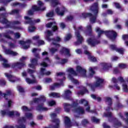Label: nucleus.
<instances>
[{"mask_svg": "<svg viewBox=\"0 0 128 128\" xmlns=\"http://www.w3.org/2000/svg\"><path fill=\"white\" fill-rule=\"evenodd\" d=\"M50 52H52V54H54V52H58V49L54 48H52L50 50Z\"/></svg>", "mask_w": 128, "mask_h": 128, "instance_id": "58", "label": "nucleus"}, {"mask_svg": "<svg viewBox=\"0 0 128 128\" xmlns=\"http://www.w3.org/2000/svg\"><path fill=\"white\" fill-rule=\"evenodd\" d=\"M60 40H62L60 38L57 36L56 40H53V44L56 46V48H58V46H60V44H58L56 42H60Z\"/></svg>", "mask_w": 128, "mask_h": 128, "instance_id": "37", "label": "nucleus"}, {"mask_svg": "<svg viewBox=\"0 0 128 128\" xmlns=\"http://www.w3.org/2000/svg\"><path fill=\"white\" fill-rule=\"evenodd\" d=\"M91 120H92V122H96V124H98V122H100V119H98L96 117H92Z\"/></svg>", "mask_w": 128, "mask_h": 128, "instance_id": "48", "label": "nucleus"}, {"mask_svg": "<svg viewBox=\"0 0 128 128\" xmlns=\"http://www.w3.org/2000/svg\"><path fill=\"white\" fill-rule=\"evenodd\" d=\"M0 114L2 116H6L7 114L8 116H20V113L17 111H8L6 112L5 111L2 110L0 112Z\"/></svg>", "mask_w": 128, "mask_h": 128, "instance_id": "14", "label": "nucleus"}, {"mask_svg": "<svg viewBox=\"0 0 128 128\" xmlns=\"http://www.w3.org/2000/svg\"><path fill=\"white\" fill-rule=\"evenodd\" d=\"M64 73H63V72H58V73H57L56 74V76H62V78H63L64 80L66 78H64Z\"/></svg>", "mask_w": 128, "mask_h": 128, "instance_id": "49", "label": "nucleus"}, {"mask_svg": "<svg viewBox=\"0 0 128 128\" xmlns=\"http://www.w3.org/2000/svg\"><path fill=\"white\" fill-rule=\"evenodd\" d=\"M52 82V78H47L44 80V82L48 84V82Z\"/></svg>", "mask_w": 128, "mask_h": 128, "instance_id": "63", "label": "nucleus"}, {"mask_svg": "<svg viewBox=\"0 0 128 128\" xmlns=\"http://www.w3.org/2000/svg\"><path fill=\"white\" fill-rule=\"evenodd\" d=\"M4 76L8 79L9 82H14L18 80V78H16L12 76L8 73H5Z\"/></svg>", "mask_w": 128, "mask_h": 128, "instance_id": "19", "label": "nucleus"}, {"mask_svg": "<svg viewBox=\"0 0 128 128\" xmlns=\"http://www.w3.org/2000/svg\"><path fill=\"white\" fill-rule=\"evenodd\" d=\"M87 42L91 46H94L96 44H98L100 43V42H96V40L92 38L88 39Z\"/></svg>", "mask_w": 128, "mask_h": 128, "instance_id": "30", "label": "nucleus"}, {"mask_svg": "<svg viewBox=\"0 0 128 128\" xmlns=\"http://www.w3.org/2000/svg\"><path fill=\"white\" fill-rule=\"evenodd\" d=\"M112 82H114V88L115 90H120V84L124 82V78L122 77H120L118 78V80H116V78H113L112 80Z\"/></svg>", "mask_w": 128, "mask_h": 128, "instance_id": "10", "label": "nucleus"}, {"mask_svg": "<svg viewBox=\"0 0 128 128\" xmlns=\"http://www.w3.org/2000/svg\"><path fill=\"white\" fill-rule=\"evenodd\" d=\"M28 58L27 57H24L22 56L20 59V62H16V63H14L12 64V68H22V66H24V62Z\"/></svg>", "mask_w": 128, "mask_h": 128, "instance_id": "12", "label": "nucleus"}, {"mask_svg": "<svg viewBox=\"0 0 128 128\" xmlns=\"http://www.w3.org/2000/svg\"><path fill=\"white\" fill-rule=\"evenodd\" d=\"M94 70H96V67L94 68H89V72L90 74V76H88V78H92L94 74Z\"/></svg>", "mask_w": 128, "mask_h": 128, "instance_id": "40", "label": "nucleus"}, {"mask_svg": "<svg viewBox=\"0 0 128 128\" xmlns=\"http://www.w3.org/2000/svg\"><path fill=\"white\" fill-rule=\"evenodd\" d=\"M71 38H72V34H68L65 37L66 42L68 40H70Z\"/></svg>", "mask_w": 128, "mask_h": 128, "instance_id": "51", "label": "nucleus"}, {"mask_svg": "<svg viewBox=\"0 0 128 128\" xmlns=\"http://www.w3.org/2000/svg\"><path fill=\"white\" fill-rule=\"evenodd\" d=\"M118 66L120 68H126V64H118Z\"/></svg>", "mask_w": 128, "mask_h": 128, "instance_id": "55", "label": "nucleus"}, {"mask_svg": "<svg viewBox=\"0 0 128 128\" xmlns=\"http://www.w3.org/2000/svg\"><path fill=\"white\" fill-rule=\"evenodd\" d=\"M64 106L65 112H70V108H72V106L68 104V103H64Z\"/></svg>", "mask_w": 128, "mask_h": 128, "instance_id": "39", "label": "nucleus"}, {"mask_svg": "<svg viewBox=\"0 0 128 128\" xmlns=\"http://www.w3.org/2000/svg\"><path fill=\"white\" fill-rule=\"evenodd\" d=\"M48 64H50V58L48 57H46L44 59V61L41 63L40 66L44 68H46Z\"/></svg>", "mask_w": 128, "mask_h": 128, "instance_id": "25", "label": "nucleus"}, {"mask_svg": "<svg viewBox=\"0 0 128 128\" xmlns=\"http://www.w3.org/2000/svg\"><path fill=\"white\" fill-rule=\"evenodd\" d=\"M88 120L84 119L82 121V124H83V126H86V124H88Z\"/></svg>", "mask_w": 128, "mask_h": 128, "instance_id": "62", "label": "nucleus"}, {"mask_svg": "<svg viewBox=\"0 0 128 128\" xmlns=\"http://www.w3.org/2000/svg\"><path fill=\"white\" fill-rule=\"evenodd\" d=\"M46 40H48V42H50V38H48V36H52V32L50 30H47L46 32Z\"/></svg>", "mask_w": 128, "mask_h": 128, "instance_id": "43", "label": "nucleus"}, {"mask_svg": "<svg viewBox=\"0 0 128 128\" xmlns=\"http://www.w3.org/2000/svg\"><path fill=\"white\" fill-rule=\"evenodd\" d=\"M34 30H36V28L34 26H30L28 28V30L30 32H34Z\"/></svg>", "mask_w": 128, "mask_h": 128, "instance_id": "52", "label": "nucleus"}, {"mask_svg": "<svg viewBox=\"0 0 128 128\" xmlns=\"http://www.w3.org/2000/svg\"><path fill=\"white\" fill-rule=\"evenodd\" d=\"M46 28H52L54 32H56L58 30V25L56 22H50L46 24Z\"/></svg>", "mask_w": 128, "mask_h": 128, "instance_id": "21", "label": "nucleus"}, {"mask_svg": "<svg viewBox=\"0 0 128 128\" xmlns=\"http://www.w3.org/2000/svg\"><path fill=\"white\" fill-rule=\"evenodd\" d=\"M38 6H32V10H30L28 12V16H32L34 14V10H46V7H42L44 6V3L40 0L38 2Z\"/></svg>", "mask_w": 128, "mask_h": 128, "instance_id": "5", "label": "nucleus"}, {"mask_svg": "<svg viewBox=\"0 0 128 128\" xmlns=\"http://www.w3.org/2000/svg\"><path fill=\"white\" fill-rule=\"evenodd\" d=\"M96 32H98V36H100V34H105L107 36H110V38L114 40L116 39V33L114 31H106L104 32L102 30H101L100 28H96Z\"/></svg>", "mask_w": 128, "mask_h": 128, "instance_id": "3", "label": "nucleus"}, {"mask_svg": "<svg viewBox=\"0 0 128 128\" xmlns=\"http://www.w3.org/2000/svg\"><path fill=\"white\" fill-rule=\"evenodd\" d=\"M48 104L50 106H52L56 104V102L54 100L50 101L48 102Z\"/></svg>", "mask_w": 128, "mask_h": 128, "instance_id": "53", "label": "nucleus"}, {"mask_svg": "<svg viewBox=\"0 0 128 128\" xmlns=\"http://www.w3.org/2000/svg\"><path fill=\"white\" fill-rule=\"evenodd\" d=\"M17 88H18V92H23L24 88H22V86H17Z\"/></svg>", "mask_w": 128, "mask_h": 128, "instance_id": "60", "label": "nucleus"}, {"mask_svg": "<svg viewBox=\"0 0 128 128\" xmlns=\"http://www.w3.org/2000/svg\"><path fill=\"white\" fill-rule=\"evenodd\" d=\"M42 44H44V42L42 41V40H39L36 45L39 46H42Z\"/></svg>", "mask_w": 128, "mask_h": 128, "instance_id": "57", "label": "nucleus"}, {"mask_svg": "<svg viewBox=\"0 0 128 128\" xmlns=\"http://www.w3.org/2000/svg\"><path fill=\"white\" fill-rule=\"evenodd\" d=\"M40 102L42 104L41 106H39L37 107L38 110H40V112H42V110H43L44 112L48 110V108L42 107V106L44 104L42 102H46V98L44 96H42L40 98H35L34 100V102Z\"/></svg>", "mask_w": 128, "mask_h": 128, "instance_id": "8", "label": "nucleus"}, {"mask_svg": "<svg viewBox=\"0 0 128 128\" xmlns=\"http://www.w3.org/2000/svg\"><path fill=\"white\" fill-rule=\"evenodd\" d=\"M122 90L124 91L125 92H128V86L126 84H122Z\"/></svg>", "mask_w": 128, "mask_h": 128, "instance_id": "46", "label": "nucleus"}, {"mask_svg": "<svg viewBox=\"0 0 128 128\" xmlns=\"http://www.w3.org/2000/svg\"><path fill=\"white\" fill-rule=\"evenodd\" d=\"M76 70L80 74V76H82L83 78H86V70L82 68L80 66H77L76 67Z\"/></svg>", "mask_w": 128, "mask_h": 128, "instance_id": "17", "label": "nucleus"}, {"mask_svg": "<svg viewBox=\"0 0 128 128\" xmlns=\"http://www.w3.org/2000/svg\"><path fill=\"white\" fill-rule=\"evenodd\" d=\"M96 82L94 85L88 84L89 86H90L92 90H94L96 88L100 86L102 84V82H104V80L100 78V77H96Z\"/></svg>", "mask_w": 128, "mask_h": 128, "instance_id": "11", "label": "nucleus"}, {"mask_svg": "<svg viewBox=\"0 0 128 128\" xmlns=\"http://www.w3.org/2000/svg\"><path fill=\"white\" fill-rule=\"evenodd\" d=\"M84 54L88 56V59L90 60H91L92 62H94L96 60V58L94 56H92L90 55V53L87 50H85L84 51Z\"/></svg>", "mask_w": 128, "mask_h": 128, "instance_id": "27", "label": "nucleus"}, {"mask_svg": "<svg viewBox=\"0 0 128 128\" xmlns=\"http://www.w3.org/2000/svg\"><path fill=\"white\" fill-rule=\"evenodd\" d=\"M6 54H10V56H18V54L16 52H14L8 49L4 50Z\"/></svg>", "mask_w": 128, "mask_h": 128, "instance_id": "31", "label": "nucleus"}, {"mask_svg": "<svg viewBox=\"0 0 128 128\" xmlns=\"http://www.w3.org/2000/svg\"><path fill=\"white\" fill-rule=\"evenodd\" d=\"M79 104H84V106L86 107V112H93L94 111L90 110V105H88V102L86 100L82 99L80 100Z\"/></svg>", "mask_w": 128, "mask_h": 128, "instance_id": "15", "label": "nucleus"}, {"mask_svg": "<svg viewBox=\"0 0 128 128\" xmlns=\"http://www.w3.org/2000/svg\"><path fill=\"white\" fill-rule=\"evenodd\" d=\"M0 86H4L6 84V81L4 80H0Z\"/></svg>", "mask_w": 128, "mask_h": 128, "instance_id": "64", "label": "nucleus"}, {"mask_svg": "<svg viewBox=\"0 0 128 128\" xmlns=\"http://www.w3.org/2000/svg\"><path fill=\"white\" fill-rule=\"evenodd\" d=\"M32 40H40V36H34L32 38Z\"/></svg>", "mask_w": 128, "mask_h": 128, "instance_id": "61", "label": "nucleus"}, {"mask_svg": "<svg viewBox=\"0 0 128 128\" xmlns=\"http://www.w3.org/2000/svg\"><path fill=\"white\" fill-rule=\"evenodd\" d=\"M74 28L76 30L75 35L77 40V42H76V44H80L84 40V38L82 36H80V32H82V26H79L77 29H76V26H74Z\"/></svg>", "mask_w": 128, "mask_h": 128, "instance_id": "7", "label": "nucleus"}, {"mask_svg": "<svg viewBox=\"0 0 128 128\" xmlns=\"http://www.w3.org/2000/svg\"><path fill=\"white\" fill-rule=\"evenodd\" d=\"M56 60H58V62H60V64H66V62H68V60L66 59H63L62 60H60V58L58 56H56Z\"/></svg>", "mask_w": 128, "mask_h": 128, "instance_id": "42", "label": "nucleus"}, {"mask_svg": "<svg viewBox=\"0 0 128 128\" xmlns=\"http://www.w3.org/2000/svg\"><path fill=\"white\" fill-rule=\"evenodd\" d=\"M49 96L52 98H60V93L52 92L49 94Z\"/></svg>", "mask_w": 128, "mask_h": 128, "instance_id": "41", "label": "nucleus"}, {"mask_svg": "<svg viewBox=\"0 0 128 128\" xmlns=\"http://www.w3.org/2000/svg\"><path fill=\"white\" fill-rule=\"evenodd\" d=\"M14 34V32L12 31H8L6 33L4 34V36L6 38L10 39V35Z\"/></svg>", "mask_w": 128, "mask_h": 128, "instance_id": "36", "label": "nucleus"}, {"mask_svg": "<svg viewBox=\"0 0 128 128\" xmlns=\"http://www.w3.org/2000/svg\"><path fill=\"white\" fill-rule=\"evenodd\" d=\"M64 124L66 128H70V126H72V122H70V120L68 116L65 117Z\"/></svg>", "mask_w": 128, "mask_h": 128, "instance_id": "26", "label": "nucleus"}, {"mask_svg": "<svg viewBox=\"0 0 128 128\" xmlns=\"http://www.w3.org/2000/svg\"><path fill=\"white\" fill-rule=\"evenodd\" d=\"M12 6H19L20 8H25L26 6V4H22L18 2H15L12 4Z\"/></svg>", "mask_w": 128, "mask_h": 128, "instance_id": "34", "label": "nucleus"}, {"mask_svg": "<svg viewBox=\"0 0 128 128\" xmlns=\"http://www.w3.org/2000/svg\"><path fill=\"white\" fill-rule=\"evenodd\" d=\"M101 66L103 68V70H108L110 68H112V64L102 63Z\"/></svg>", "mask_w": 128, "mask_h": 128, "instance_id": "35", "label": "nucleus"}, {"mask_svg": "<svg viewBox=\"0 0 128 128\" xmlns=\"http://www.w3.org/2000/svg\"><path fill=\"white\" fill-rule=\"evenodd\" d=\"M52 72L50 71H46V68H41L40 72V76L39 78H40L41 76H50Z\"/></svg>", "mask_w": 128, "mask_h": 128, "instance_id": "20", "label": "nucleus"}, {"mask_svg": "<svg viewBox=\"0 0 128 128\" xmlns=\"http://www.w3.org/2000/svg\"><path fill=\"white\" fill-rule=\"evenodd\" d=\"M70 94H72V92L70 90H66L64 91L62 96L65 100H69L70 98Z\"/></svg>", "mask_w": 128, "mask_h": 128, "instance_id": "29", "label": "nucleus"}, {"mask_svg": "<svg viewBox=\"0 0 128 128\" xmlns=\"http://www.w3.org/2000/svg\"><path fill=\"white\" fill-rule=\"evenodd\" d=\"M110 48H111L112 50H116V52H118L121 54H124V50L122 48H117L116 45H110Z\"/></svg>", "mask_w": 128, "mask_h": 128, "instance_id": "24", "label": "nucleus"}, {"mask_svg": "<svg viewBox=\"0 0 128 128\" xmlns=\"http://www.w3.org/2000/svg\"><path fill=\"white\" fill-rule=\"evenodd\" d=\"M24 20H26L25 24H28L30 26L34 24H36L38 22H40V20L37 19L34 21L32 20V19L30 18L28 16H24Z\"/></svg>", "mask_w": 128, "mask_h": 128, "instance_id": "18", "label": "nucleus"}, {"mask_svg": "<svg viewBox=\"0 0 128 128\" xmlns=\"http://www.w3.org/2000/svg\"><path fill=\"white\" fill-rule=\"evenodd\" d=\"M33 116L32 113H26L25 114V117H23L18 120V124H22V122H24L28 119L30 120V118H32Z\"/></svg>", "mask_w": 128, "mask_h": 128, "instance_id": "16", "label": "nucleus"}, {"mask_svg": "<svg viewBox=\"0 0 128 128\" xmlns=\"http://www.w3.org/2000/svg\"><path fill=\"white\" fill-rule=\"evenodd\" d=\"M60 86V84L58 83H56L54 84V85L50 86V90H54L55 88H58V86Z\"/></svg>", "mask_w": 128, "mask_h": 128, "instance_id": "45", "label": "nucleus"}, {"mask_svg": "<svg viewBox=\"0 0 128 128\" xmlns=\"http://www.w3.org/2000/svg\"><path fill=\"white\" fill-rule=\"evenodd\" d=\"M46 2H52V6H58L60 4V2L54 1L55 0H44Z\"/></svg>", "mask_w": 128, "mask_h": 128, "instance_id": "38", "label": "nucleus"}, {"mask_svg": "<svg viewBox=\"0 0 128 128\" xmlns=\"http://www.w3.org/2000/svg\"><path fill=\"white\" fill-rule=\"evenodd\" d=\"M27 72L28 74H30V76L32 78V80H30L28 78H26V82H27V84H36V76L32 74H34L36 72V70H32V69H28Z\"/></svg>", "mask_w": 128, "mask_h": 128, "instance_id": "9", "label": "nucleus"}, {"mask_svg": "<svg viewBox=\"0 0 128 128\" xmlns=\"http://www.w3.org/2000/svg\"><path fill=\"white\" fill-rule=\"evenodd\" d=\"M68 74V80H70L73 84H79L80 82L78 81V80H75L74 78V76H78V74L74 72V69L72 68H68L66 70Z\"/></svg>", "mask_w": 128, "mask_h": 128, "instance_id": "4", "label": "nucleus"}, {"mask_svg": "<svg viewBox=\"0 0 128 128\" xmlns=\"http://www.w3.org/2000/svg\"><path fill=\"white\" fill-rule=\"evenodd\" d=\"M91 98H94V100H98V102H100L102 100L100 98L96 96L94 94H92Z\"/></svg>", "mask_w": 128, "mask_h": 128, "instance_id": "44", "label": "nucleus"}, {"mask_svg": "<svg viewBox=\"0 0 128 128\" xmlns=\"http://www.w3.org/2000/svg\"><path fill=\"white\" fill-rule=\"evenodd\" d=\"M22 110L23 112H28L29 110H30L28 108V107L26 106H22Z\"/></svg>", "mask_w": 128, "mask_h": 128, "instance_id": "54", "label": "nucleus"}, {"mask_svg": "<svg viewBox=\"0 0 128 128\" xmlns=\"http://www.w3.org/2000/svg\"><path fill=\"white\" fill-rule=\"evenodd\" d=\"M20 10H14L10 12V14H18Z\"/></svg>", "mask_w": 128, "mask_h": 128, "instance_id": "56", "label": "nucleus"}, {"mask_svg": "<svg viewBox=\"0 0 128 128\" xmlns=\"http://www.w3.org/2000/svg\"><path fill=\"white\" fill-rule=\"evenodd\" d=\"M30 64H28L29 68H36V66H38V59L33 58L30 60Z\"/></svg>", "mask_w": 128, "mask_h": 128, "instance_id": "23", "label": "nucleus"}, {"mask_svg": "<svg viewBox=\"0 0 128 128\" xmlns=\"http://www.w3.org/2000/svg\"><path fill=\"white\" fill-rule=\"evenodd\" d=\"M106 104H109V106H110V104H112V98H110L106 97Z\"/></svg>", "mask_w": 128, "mask_h": 128, "instance_id": "47", "label": "nucleus"}, {"mask_svg": "<svg viewBox=\"0 0 128 128\" xmlns=\"http://www.w3.org/2000/svg\"><path fill=\"white\" fill-rule=\"evenodd\" d=\"M30 40H28L27 42L20 41L19 44L22 46V48L24 50H27V48H30Z\"/></svg>", "mask_w": 128, "mask_h": 128, "instance_id": "22", "label": "nucleus"}, {"mask_svg": "<svg viewBox=\"0 0 128 128\" xmlns=\"http://www.w3.org/2000/svg\"><path fill=\"white\" fill-rule=\"evenodd\" d=\"M61 54H66V56H70V50L66 48H62V50L60 51Z\"/></svg>", "mask_w": 128, "mask_h": 128, "instance_id": "33", "label": "nucleus"}, {"mask_svg": "<svg viewBox=\"0 0 128 128\" xmlns=\"http://www.w3.org/2000/svg\"><path fill=\"white\" fill-rule=\"evenodd\" d=\"M51 118H52V122H53L52 125H50L48 127L45 128H60V120L56 118V114L55 113H52L50 114Z\"/></svg>", "mask_w": 128, "mask_h": 128, "instance_id": "6", "label": "nucleus"}, {"mask_svg": "<svg viewBox=\"0 0 128 128\" xmlns=\"http://www.w3.org/2000/svg\"><path fill=\"white\" fill-rule=\"evenodd\" d=\"M54 12H50L48 14H46V16H48L49 18H52V16H54Z\"/></svg>", "mask_w": 128, "mask_h": 128, "instance_id": "59", "label": "nucleus"}, {"mask_svg": "<svg viewBox=\"0 0 128 128\" xmlns=\"http://www.w3.org/2000/svg\"><path fill=\"white\" fill-rule=\"evenodd\" d=\"M8 16V14H3L0 15V22H2V24H6L8 26L7 28H12L14 30H22V28L20 27H16V24H20V21H14L13 22L11 23L8 21V20L6 18V17Z\"/></svg>", "mask_w": 128, "mask_h": 128, "instance_id": "2", "label": "nucleus"}, {"mask_svg": "<svg viewBox=\"0 0 128 128\" xmlns=\"http://www.w3.org/2000/svg\"><path fill=\"white\" fill-rule=\"evenodd\" d=\"M76 106H78V104L74 102L72 106V109L74 110V112H76V114H84V110L82 108L79 107L76 108Z\"/></svg>", "mask_w": 128, "mask_h": 128, "instance_id": "13", "label": "nucleus"}, {"mask_svg": "<svg viewBox=\"0 0 128 128\" xmlns=\"http://www.w3.org/2000/svg\"><path fill=\"white\" fill-rule=\"evenodd\" d=\"M6 94H4V98H5L6 100V98L8 96H10V94H12V92L10 90H7L6 92Z\"/></svg>", "mask_w": 128, "mask_h": 128, "instance_id": "50", "label": "nucleus"}, {"mask_svg": "<svg viewBox=\"0 0 128 128\" xmlns=\"http://www.w3.org/2000/svg\"><path fill=\"white\" fill-rule=\"evenodd\" d=\"M90 10L92 12V14L90 13H83L82 14V18H86L88 16L90 17V22L91 24H94L96 20V16L98 14V3H94L90 8Z\"/></svg>", "mask_w": 128, "mask_h": 128, "instance_id": "1", "label": "nucleus"}, {"mask_svg": "<svg viewBox=\"0 0 128 128\" xmlns=\"http://www.w3.org/2000/svg\"><path fill=\"white\" fill-rule=\"evenodd\" d=\"M0 60H2L3 62V66L4 68H10V65L8 64V60L2 57V56L0 55Z\"/></svg>", "mask_w": 128, "mask_h": 128, "instance_id": "32", "label": "nucleus"}, {"mask_svg": "<svg viewBox=\"0 0 128 128\" xmlns=\"http://www.w3.org/2000/svg\"><path fill=\"white\" fill-rule=\"evenodd\" d=\"M55 12L57 14L58 16H62L64 14V12H66V8H62V10H60V9L58 8V7L56 8L55 9Z\"/></svg>", "mask_w": 128, "mask_h": 128, "instance_id": "28", "label": "nucleus"}]
</instances>
